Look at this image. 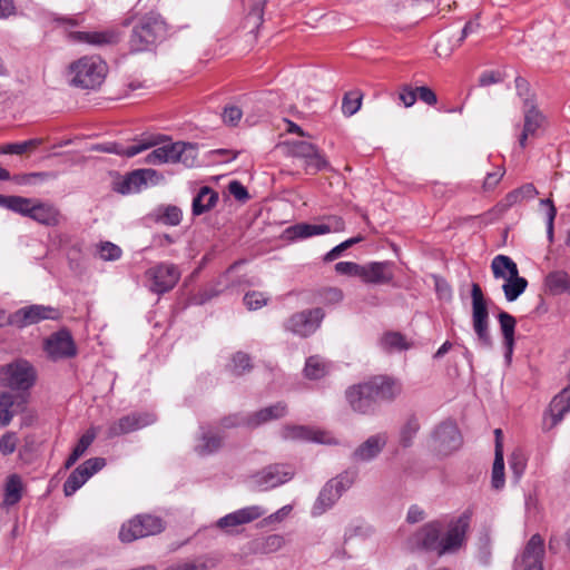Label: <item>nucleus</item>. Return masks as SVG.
Masks as SVG:
<instances>
[{
    "mask_svg": "<svg viewBox=\"0 0 570 570\" xmlns=\"http://www.w3.org/2000/svg\"><path fill=\"white\" fill-rule=\"evenodd\" d=\"M107 73L108 66L100 57L83 56L67 66L65 77L70 87L96 90L104 83Z\"/></svg>",
    "mask_w": 570,
    "mask_h": 570,
    "instance_id": "obj_1",
    "label": "nucleus"
},
{
    "mask_svg": "<svg viewBox=\"0 0 570 570\" xmlns=\"http://www.w3.org/2000/svg\"><path fill=\"white\" fill-rule=\"evenodd\" d=\"M197 148L195 145L184 141L165 144L149 153L145 163L149 165L180 163L186 167H193L197 160Z\"/></svg>",
    "mask_w": 570,
    "mask_h": 570,
    "instance_id": "obj_2",
    "label": "nucleus"
},
{
    "mask_svg": "<svg viewBox=\"0 0 570 570\" xmlns=\"http://www.w3.org/2000/svg\"><path fill=\"white\" fill-rule=\"evenodd\" d=\"M471 298L472 326L476 336V343L481 348L490 350L493 346V340L490 334L489 311L483 292L476 283L472 284Z\"/></svg>",
    "mask_w": 570,
    "mask_h": 570,
    "instance_id": "obj_3",
    "label": "nucleus"
},
{
    "mask_svg": "<svg viewBox=\"0 0 570 570\" xmlns=\"http://www.w3.org/2000/svg\"><path fill=\"white\" fill-rule=\"evenodd\" d=\"M19 214L45 226H57L61 219V214L53 204L28 197H23Z\"/></svg>",
    "mask_w": 570,
    "mask_h": 570,
    "instance_id": "obj_4",
    "label": "nucleus"
},
{
    "mask_svg": "<svg viewBox=\"0 0 570 570\" xmlns=\"http://www.w3.org/2000/svg\"><path fill=\"white\" fill-rule=\"evenodd\" d=\"M60 313L57 308L46 305H30L17 309L8 316V324L23 328L45 320H58Z\"/></svg>",
    "mask_w": 570,
    "mask_h": 570,
    "instance_id": "obj_5",
    "label": "nucleus"
},
{
    "mask_svg": "<svg viewBox=\"0 0 570 570\" xmlns=\"http://www.w3.org/2000/svg\"><path fill=\"white\" fill-rule=\"evenodd\" d=\"M0 380L12 390H28L35 383L36 373L29 362L20 360L3 367Z\"/></svg>",
    "mask_w": 570,
    "mask_h": 570,
    "instance_id": "obj_6",
    "label": "nucleus"
},
{
    "mask_svg": "<svg viewBox=\"0 0 570 570\" xmlns=\"http://www.w3.org/2000/svg\"><path fill=\"white\" fill-rule=\"evenodd\" d=\"M265 513L266 510L261 505L245 507L219 518L215 527L226 534H235L239 527L259 519Z\"/></svg>",
    "mask_w": 570,
    "mask_h": 570,
    "instance_id": "obj_7",
    "label": "nucleus"
},
{
    "mask_svg": "<svg viewBox=\"0 0 570 570\" xmlns=\"http://www.w3.org/2000/svg\"><path fill=\"white\" fill-rule=\"evenodd\" d=\"M352 484V480L348 475H341L336 479L328 481L321 490L312 509V514L318 517L325 511L331 509L334 503L341 498L344 491H346Z\"/></svg>",
    "mask_w": 570,
    "mask_h": 570,
    "instance_id": "obj_8",
    "label": "nucleus"
},
{
    "mask_svg": "<svg viewBox=\"0 0 570 570\" xmlns=\"http://www.w3.org/2000/svg\"><path fill=\"white\" fill-rule=\"evenodd\" d=\"M43 350L51 361H60L76 356L77 346L71 333L63 328L52 333L43 342Z\"/></svg>",
    "mask_w": 570,
    "mask_h": 570,
    "instance_id": "obj_9",
    "label": "nucleus"
},
{
    "mask_svg": "<svg viewBox=\"0 0 570 570\" xmlns=\"http://www.w3.org/2000/svg\"><path fill=\"white\" fill-rule=\"evenodd\" d=\"M294 470L286 464H272L252 476L253 485L259 491H267L288 482Z\"/></svg>",
    "mask_w": 570,
    "mask_h": 570,
    "instance_id": "obj_10",
    "label": "nucleus"
},
{
    "mask_svg": "<svg viewBox=\"0 0 570 570\" xmlns=\"http://www.w3.org/2000/svg\"><path fill=\"white\" fill-rule=\"evenodd\" d=\"M146 277L150 281L153 292L164 294L175 287L180 278V272L175 264L160 263L147 269Z\"/></svg>",
    "mask_w": 570,
    "mask_h": 570,
    "instance_id": "obj_11",
    "label": "nucleus"
},
{
    "mask_svg": "<svg viewBox=\"0 0 570 570\" xmlns=\"http://www.w3.org/2000/svg\"><path fill=\"white\" fill-rule=\"evenodd\" d=\"M345 396L351 409L360 414H372L379 405L370 381L350 386Z\"/></svg>",
    "mask_w": 570,
    "mask_h": 570,
    "instance_id": "obj_12",
    "label": "nucleus"
},
{
    "mask_svg": "<svg viewBox=\"0 0 570 570\" xmlns=\"http://www.w3.org/2000/svg\"><path fill=\"white\" fill-rule=\"evenodd\" d=\"M470 527V513L464 512L449 524L445 535L440 539L439 556L454 553L465 542V533Z\"/></svg>",
    "mask_w": 570,
    "mask_h": 570,
    "instance_id": "obj_13",
    "label": "nucleus"
},
{
    "mask_svg": "<svg viewBox=\"0 0 570 570\" xmlns=\"http://www.w3.org/2000/svg\"><path fill=\"white\" fill-rule=\"evenodd\" d=\"M281 438L285 441L315 442L321 444H337L331 432L306 425H285L282 428Z\"/></svg>",
    "mask_w": 570,
    "mask_h": 570,
    "instance_id": "obj_14",
    "label": "nucleus"
},
{
    "mask_svg": "<svg viewBox=\"0 0 570 570\" xmlns=\"http://www.w3.org/2000/svg\"><path fill=\"white\" fill-rule=\"evenodd\" d=\"M433 449L440 454L449 455L462 444V436L452 421L442 422L432 434Z\"/></svg>",
    "mask_w": 570,
    "mask_h": 570,
    "instance_id": "obj_15",
    "label": "nucleus"
},
{
    "mask_svg": "<svg viewBox=\"0 0 570 570\" xmlns=\"http://www.w3.org/2000/svg\"><path fill=\"white\" fill-rule=\"evenodd\" d=\"M324 318L322 308H313L298 312L292 315L285 324V328L302 337L309 336L318 327Z\"/></svg>",
    "mask_w": 570,
    "mask_h": 570,
    "instance_id": "obj_16",
    "label": "nucleus"
},
{
    "mask_svg": "<svg viewBox=\"0 0 570 570\" xmlns=\"http://www.w3.org/2000/svg\"><path fill=\"white\" fill-rule=\"evenodd\" d=\"M106 464L102 458H91L76 468L63 483L65 495L70 497L79 490L89 478L100 471Z\"/></svg>",
    "mask_w": 570,
    "mask_h": 570,
    "instance_id": "obj_17",
    "label": "nucleus"
},
{
    "mask_svg": "<svg viewBox=\"0 0 570 570\" xmlns=\"http://www.w3.org/2000/svg\"><path fill=\"white\" fill-rule=\"evenodd\" d=\"M156 417L150 413H130L111 422L107 429V438L114 439L135 432L154 423Z\"/></svg>",
    "mask_w": 570,
    "mask_h": 570,
    "instance_id": "obj_18",
    "label": "nucleus"
},
{
    "mask_svg": "<svg viewBox=\"0 0 570 570\" xmlns=\"http://www.w3.org/2000/svg\"><path fill=\"white\" fill-rule=\"evenodd\" d=\"M163 141V138L160 136H148L142 137L138 140L137 144L131 145L129 147H125L121 144L118 142H105V144H98L92 147L94 150L102 151L107 154H115L119 156L125 157H134L151 147L158 146Z\"/></svg>",
    "mask_w": 570,
    "mask_h": 570,
    "instance_id": "obj_19",
    "label": "nucleus"
},
{
    "mask_svg": "<svg viewBox=\"0 0 570 570\" xmlns=\"http://www.w3.org/2000/svg\"><path fill=\"white\" fill-rule=\"evenodd\" d=\"M441 529L442 525L438 521L424 524L412 538H410V549H424L439 552Z\"/></svg>",
    "mask_w": 570,
    "mask_h": 570,
    "instance_id": "obj_20",
    "label": "nucleus"
},
{
    "mask_svg": "<svg viewBox=\"0 0 570 570\" xmlns=\"http://www.w3.org/2000/svg\"><path fill=\"white\" fill-rule=\"evenodd\" d=\"M543 539L539 534H533L528 541L520 559L515 560V563L523 567L522 570H543Z\"/></svg>",
    "mask_w": 570,
    "mask_h": 570,
    "instance_id": "obj_21",
    "label": "nucleus"
},
{
    "mask_svg": "<svg viewBox=\"0 0 570 570\" xmlns=\"http://www.w3.org/2000/svg\"><path fill=\"white\" fill-rule=\"evenodd\" d=\"M147 522H149L147 523V528L141 530L139 527H132L131 520H129L127 523L122 524L119 531V539L122 542L129 543L148 535L158 534L164 530L163 520L158 517L147 515Z\"/></svg>",
    "mask_w": 570,
    "mask_h": 570,
    "instance_id": "obj_22",
    "label": "nucleus"
},
{
    "mask_svg": "<svg viewBox=\"0 0 570 570\" xmlns=\"http://www.w3.org/2000/svg\"><path fill=\"white\" fill-rule=\"evenodd\" d=\"M335 226L330 224H307L301 223L287 228V234L292 239H305L308 237L328 234L331 232L341 230L343 222L340 218H334Z\"/></svg>",
    "mask_w": 570,
    "mask_h": 570,
    "instance_id": "obj_23",
    "label": "nucleus"
},
{
    "mask_svg": "<svg viewBox=\"0 0 570 570\" xmlns=\"http://www.w3.org/2000/svg\"><path fill=\"white\" fill-rule=\"evenodd\" d=\"M570 411V386L564 387L556 395L549 406V414L543 419V429L550 430L556 426Z\"/></svg>",
    "mask_w": 570,
    "mask_h": 570,
    "instance_id": "obj_24",
    "label": "nucleus"
},
{
    "mask_svg": "<svg viewBox=\"0 0 570 570\" xmlns=\"http://www.w3.org/2000/svg\"><path fill=\"white\" fill-rule=\"evenodd\" d=\"M387 442L385 433H377L367 438L352 453L355 462H368L375 459L384 449Z\"/></svg>",
    "mask_w": 570,
    "mask_h": 570,
    "instance_id": "obj_25",
    "label": "nucleus"
},
{
    "mask_svg": "<svg viewBox=\"0 0 570 570\" xmlns=\"http://www.w3.org/2000/svg\"><path fill=\"white\" fill-rule=\"evenodd\" d=\"M377 403L392 402L402 393V384L389 376H374L368 380Z\"/></svg>",
    "mask_w": 570,
    "mask_h": 570,
    "instance_id": "obj_26",
    "label": "nucleus"
},
{
    "mask_svg": "<svg viewBox=\"0 0 570 570\" xmlns=\"http://www.w3.org/2000/svg\"><path fill=\"white\" fill-rule=\"evenodd\" d=\"M168 31L167 23L157 12L141 17L132 30V36H160Z\"/></svg>",
    "mask_w": 570,
    "mask_h": 570,
    "instance_id": "obj_27",
    "label": "nucleus"
},
{
    "mask_svg": "<svg viewBox=\"0 0 570 570\" xmlns=\"http://www.w3.org/2000/svg\"><path fill=\"white\" fill-rule=\"evenodd\" d=\"M360 278L365 283L385 284L392 281L393 273L387 262H374L362 265Z\"/></svg>",
    "mask_w": 570,
    "mask_h": 570,
    "instance_id": "obj_28",
    "label": "nucleus"
},
{
    "mask_svg": "<svg viewBox=\"0 0 570 570\" xmlns=\"http://www.w3.org/2000/svg\"><path fill=\"white\" fill-rule=\"evenodd\" d=\"M543 115L535 108V106L530 105L524 110L523 130L519 137V145L521 148L527 146V140L529 137H535L538 135V130L543 124Z\"/></svg>",
    "mask_w": 570,
    "mask_h": 570,
    "instance_id": "obj_29",
    "label": "nucleus"
},
{
    "mask_svg": "<svg viewBox=\"0 0 570 570\" xmlns=\"http://www.w3.org/2000/svg\"><path fill=\"white\" fill-rule=\"evenodd\" d=\"M160 175L155 169H138L132 171L124 180L120 191L122 194L138 191L148 181H157Z\"/></svg>",
    "mask_w": 570,
    "mask_h": 570,
    "instance_id": "obj_30",
    "label": "nucleus"
},
{
    "mask_svg": "<svg viewBox=\"0 0 570 570\" xmlns=\"http://www.w3.org/2000/svg\"><path fill=\"white\" fill-rule=\"evenodd\" d=\"M223 442L224 436L218 432L202 429V433L195 445V451L202 456L210 455L223 446Z\"/></svg>",
    "mask_w": 570,
    "mask_h": 570,
    "instance_id": "obj_31",
    "label": "nucleus"
},
{
    "mask_svg": "<svg viewBox=\"0 0 570 570\" xmlns=\"http://www.w3.org/2000/svg\"><path fill=\"white\" fill-rule=\"evenodd\" d=\"M218 202V193L208 186L202 187L193 199L191 212L199 216L213 209Z\"/></svg>",
    "mask_w": 570,
    "mask_h": 570,
    "instance_id": "obj_32",
    "label": "nucleus"
},
{
    "mask_svg": "<svg viewBox=\"0 0 570 570\" xmlns=\"http://www.w3.org/2000/svg\"><path fill=\"white\" fill-rule=\"evenodd\" d=\"M287 412V406L283 402H278L274 405L264 407L257 412H255L248 420L247 424L249 426H258L263 423H266L271 420H276L283 417Z\"/></svg>",
    "mask_w": 570,
    "mask_h": 570,
    "instance_id": "obj_33",
    "label": "nucleus"
},
{
    "mask_svg": "<svg viewBox=\"0 0 570 570\" xmlns=\"http://www.w3.org/2000/svg\"><path fill=\"white\" fill-rule=\"evenodd\" d=\"M500 328L503 336V344L505 347V357L511 358L514 345V330L517 321L507 312H500L498 315Z\"/></svg>",
    "mask_w": 570,
    "mask_h": 570,
    "instance_id": "obj_34",
    "label": "nucleus"
},
{
    "mask_svg": "<svg viewBox=\"0 0 570 570\" xmlns=\"http://www.w3.org/2000/svg\"><path fill=\"white\" fill-rule=\"evenodd\" d=\"M491 269L494 278L508 279L519 274L515 262L507 255H497L491 262Z\"/></svg>",
    "mask_w": 570,
    "mask_h": 570,
    "instance_id": "obj_35",
    "label": "nucleus"
},
{
    "mask_svg": "<svg viewBox=\"0 0 570 570\" xmlns=\"http://www.w3.org/2000/svg\"><path fill=\"white\" fill-rule=\"evenodd\" d=\"M544 285L549 293L558 295L569 291L570 287V274L566 271H553L550 272L544 279Z\"/></svg>",
    "mask_w": 570,
    "mask_h": 570,
    "instance_id": "obj_36",
    "label": "nucleus"
},
{
    "mask_svg": "<svg viewBox=\"0 0 570 570\" xmlns=\"http://www.w3.org/2000/svg\"><path fill=\"white\" fill-rule=\"evenodd\" d=\"M215 561L207 557L200 556L194 559H184L170 563L164 570H209L215 567Z\"/></svg>",
    "mask_w": 570,
    "mask_h": 570,
    "instance_id": "obj_37",
    "label": "nucleus"
},
{
    "mask_svg": "<svg viewBox=\"0 0 570 570\" xmlns=\"http://www.w3.org/2000/svg\"><path fill=\"white\" fill-rule=\"evenodd\" d=\"M22 493V481L21 478L17 474H11L8 476L6 487H4V495H3V504L6 507H11L17 504L21 499Z\"/></svg>",
    "mask_w": 570,
    "mask_h": 570,
    "instance_id": "obj_38",
    "label": "nucleus"
},
{
    "mask_svg": "<svg viewBox=\"0 0 570 570\" xmlns=\"http://www.w3.org/2000/svg\"><path fill=\"white\" fill-rule=\"evenodd\" d=\"M504 459H503V446L498 442L494 461L492 466L491 484L495 490H500L504 487Z\"/></svg>",
    "mask_w": 570,
    "mask_h": 570,
    "instance_id": "obj_39",
    "label": "nucleus"
},
{
    "mask_svg": "<svg viewBox=\"0 0 570 570\" xmlns=\"http://www.w3.org/2000/svg\"><path fill=\"white\" fill-rule=\"evenodd\" d=\"M183 218V210L175 205H163L156 209V220L168 226H177Z\"/></svg>",
    "mask_w": 570,
    "mask_h": 570,
    "instance_id": "obj_40",
    "label": "nucleus"
},
{
    "mask_svg": "<svg viewBox=\"0 0 570 570\" xmlns=\"http://www.w3.org/2000/svg\"><path fill=\"white\" fill-rule=\"evenodd\" d=\"M504 281L505 283L502 285V289L508 302H514L524 293L528 286V281L519 274Z\"/></svg>",
    "mask_w": 570,
    "mask_h": 570,
    "instance_id": "obj_41",
    "label": "nucleus"
},
{
    "mask_svg": "<svg viewBox=\"0 0 570 570\" xmlns=\"http://www.w3.org/2000/svg\"><path fill=\"white\" fill-rule=\"evenodd\" d=\"M380 346L385 352L402 351L409 347L405 337L399 332H387L380 338Z\"/></svg>",
    "mask_w": 570,
    "mask_h": 570,
    "instance_id": "obj_42",
    "label": "nucleus"
},
{
    "mask_svg": "<svg viewBox=\"0 0 570 570\" xmlns=\"http://www.w3.org/2000/svg\"><path fill=\"white\" fill-rule=\"evenodd\" d=\"M285 543L281 534H269L256 540L255 550L259 553L268 554L278 551Z\"/></svg>",
    "mask_w": 570,
    "mask_h": 570,
    "instance_id": "obj_43",
    "label": "nucleus"
},
{
    "mask_svg": "<svg viewBox=\"0 0 570 570\" xmlns=\"http://www.w3.org/2000/svg\"><path fill=\"white\" fill-rule=\"evenodd\" d=\"M363 94L360 90L346 92L342 101V111L345 116L351 117L356 114L362 105Z\"/></svg>",
    "mask_w": 570,
    "mask_h": 570,
    "instance_id": "obj_44",
    "label": "nucleus"
},
{
    "mask_svg": "<svg viewBox=\"0 0 570 570\" xmlns=\"http://www.w3.org/2000/svg\"><path fill=\"white\" fill-rule=\"evenodd\" d=\"M304 372L308 379L318 380L327 373L326 363L318 356H311L306 361Z\"/></svg>",
    "mask_w": 570,
    "mask_h": 570,
    "instance_id": "obj_45",
    "label": "nucleus"
},
{
    "mask_svg": "<svg viewBox=\"0 0 570 570\" xmlns=\"http://www.w3.org/2000/svg\"><path fill=\"white\" fill-rule=\"evenodd\" d=\"M420 430L419 420L414 416H411L403 424L400 432V442L404 448L412 445L413 439Z\"/></svg>",
    "mask_w": 570,
    "mask_h": 570,
    "instance_id": "obj_46",
    "label": "nucleus"
},
{
    "mask_svg": "<svg viewBox=\"0 0 570 570\" xmlns=\"http://www.w3.org/2000/svg\"><path fill=\"white\" fill-rule=\"evenodd\" d=\"M462 40L463 38H438L433 48L439 57L448 58L455 48L462 45Z\"/></svg>",
    "mask_w": 570,
    "mask_h": 570,
    "instance_id": "obj_47",
    "label": "nucleus"
},
{
    "mask_svg": "<svg viewBox=\"0 0 570 570\" xmlns=\"http://www.w3.org/2000/svg\"><path fill=\"white\" fill-rule=\"evenodd\" d=\"M266 0L253 4L250 11L246 16V24L250 27L248 33H257L258 27L263 23L264 6Z\"/></svg>",
    "mask_w": 570,
    "mask_h": 570,
    "instance_id": "obj_48",
    "label": "nucleus"
},
{
    "mask_svg": "<svg viewBox=\"0 0 570 570\" xmlns=\"http://www.w3.org/2000/svg\"><path fill=\"white\" fill-rule=\"evenodd\" d=\"M305 170L308 174H316L328 166V163L323 153L315 148V153H312L305 160Z\"/></svg>",
    "mask_w": 570,
    "mask_h": 570,
    "instance_id": "obj_49",
    "label": "nucleus"
},
{
    "mask_svg": "<svg viewBox=\"0 0 570 570\" xmlns=\"http://www.w3.org/2000/svg\"><path fill=\"white\" fill-rule=\"evenodd\" d=\"M12 405V396L8 393H0V428H4L11 422L13 417Z\"/></svg>",
    "mask_w": 570,
    "mask_h": 570,
    "instance_id": "obj_50",
    "label": "nucleus"
},
{
    "mask_svg": "<svg viewBox=\"0 0 570 570\" xmlns=\"http://www.w3.org/2000/svg\"><path fill=\"white\" fill-rule=\"evenodd\" d=\"M540 205L542 207H546V215H547V235L549 238V242L552 243L553 240V224L554 218L557 215V208L553 204V202L550 198L541 199Z\"/></svg>",
    "mask_w": 570,
    "mask_h": 570,
    "instance_id": "obj_51",
    "label": "nucleus"
},
{
    "mask_svg": "<svg viewBox=\"0 0 570 570\" xmlns=\"http://www.w3.org/2000/svg\"><path fill=\"white\" fill-rule=\"evenodd\" d=\"M268 296L262 292H248L244 296V304L250 311L262 308L268 302Z\"/></svg>",
    "mask_w": 570,
    "mask_h": 570,
    "instance_id": "obj_52",
    "label": "nucleus"
},
{
    "mask_svg": "<svg viewBox=\"0 0 570 570\" xmlns=\"http://www.w3.org/2000/svg\"><path fill=\"white\" fill-rule=\"evenodd\" d=\"M315 148L317 147L308 141L298 140L292 142L291 154L296 158H302L305 160L312 155V153H315Z\"/></svg>",
    "mask_w": 570,
    "mask_h": 570,
    "instance_id": "obj_53",
    "label": "nucleus"
},
{
    "mask_svg": "<svg viewBox=\"0 0 570 570\" xmlns=\"http://www.w3.org/2000/svg\"><path fill=\"white\" fill-rule=\"evenodd\" d=\"M121 254V248L114 243L104 242L99 245V256L104 261H117Z\"/></svg>",
    "mask_w": 570,
    "mask_h": 570,
    "instance_id": "obj_54",
    "label": "nucleus"
},
{
    "mask_svg": "<svg viewBox=\"0 0 570 570\" xmlns=\"http://www.w3.org/2000/svg\"><path fill=\"white\" fill-rule=\"evenodd\" d=\"M232 372L236 375H242L245 371L250 368V357L248 354L237 352L232 360Z\"/></svg>",
    "mask_w": 570,
    "mask_h": 570,
    "instance_id": "obj_55",
    "label": "nucleus"
},
{
    "mask_svg": "<svg viewBox=\"0 0 570 570\" xmlns=\"http://www.w3.org/2000/svg\"><path fill=\"white\" fill-rule=\"evenodd\" d=\"M18 444V436L14 432H7L0 439V452L3 455L12 454Z\"/></svg>",
    "mask_w": 570,
    "mask_h": 570,
    "instance_id": "obj_56",
    "label": "nucleus"
},
{
    "mask_svg": "<svg viewBox=\"0 0 570 570\" xmlns=\"http://www.w3.org/2000/svg\"><path fill=\"white\" fill-rule=\"evenodd\" d=\"M416 88H413L411 85H402L399 91V100L403 104L405 108L412 107L416 102Z\"/></svg>",
    "mask_w": 570,
    "mask_h": 570,
    "instance_id": "obj_57",
    "label": "nucleus"
},
{
    "mask_svg": "<svg viewBox=\"0 0 570 570\" xmlns=\"http://www.w3.org/2000/svg\"><path fill=\"white\" fill-rule=\"evenodd\" d=\"M96 430L89 429L87 430L81 438L79 439L78 443L73 448V451L79 455L82 456L85 452L88 450V448L92 444V442L96 439Z\"/></svg>",
    "mask_w": 570,
    "mask_h": 570,
    "instance_id": "obj_58",
    "label": "nucleus"
},
{
    "mask_svg": "<svg viewBox=\"0 0 570 570\" xmlns=\"http://www.w3.org/2000/svg\"><path fill=\"white\" fill-rule=\"evenodd\" d=\"M504 79V76L501 71L498 70H485L483 71L478 80V85L480 87H488L491 85L500 83Z\"/></svg>",
    "mask_w": 570,
    "mask_h": 570,
    "instance_id": "obj_59",
    "label": "nucleus"
},
{
    "mask_svg": "<svg viewBox=\"0 0 570 570\" xmlns=\"http://www.w3.org/2000/svg\"><path fill=\"white\" fill-rule=\"evenodd\" d=\"M320 296L325 304H338L342 302L344 294L338 287H325L320 292Z\"/></svg>",
    "mask_w": 570,
    "mask_h": 570,
    "instance_id": "obj_60",
    "label": "nucleus"
},
{
    "mask_svg": "<svg viewBox=\"0 0 570 570\" xmlns=\"http://www.w3.org/2000/svg\"><path fill=\"white\" fill-rule=\"evenodd\" d=\"M336 273L347 276H361L362 265L353 262H338L335 264Z\"/></svg>",
    "mask_w": 570,
    "mask_h": 570,
    "instance_id": "obj_61",
    "label": "nucleus"
},
{
    "mask_svg": "<svg viewBox=\"0 0 570 570\" xmlns=\"http://www.w3.org/2000/svg\"><path fill=\"white\" fill-rule=\"evenodd\" d=\"M243 111L237 106H226L224 108L222 118L226 125L236 126L242 119Z\"/></svg>",
    "mask_w": 570,
    "mask_h": 570,
    "instance_id": "obj_62",
    "label": "nucleus"
},
{
    "mask_svg": "<svg viewBox=\"0 0 570 570\" xmlns=\"http://www.w3.org/2000/svg\"><path fill=\"white\" fill-rule=\"evenodd\" d=\"M154 48V41L148 40V38H131L129 41V50L131 53L151 51Z\"/></svg>",
    "mask_w": 570,
    "mask_h": 570,
    "instance_id": "obj_63",
    "label": "nucleus"
},
{
    "mask_svg": "<svg viewBox=\"0 0 570 570\" xmlns=\"http://www.w3.org/2000/svg\"><path fill=\"white\" fill-rule=\"evenodd\" d=\"M416 96L429 106H435L438 104L436 94L426 86L416 87Z\"/></svg>",
    "mask_w": 570,
    "mask_h": 570,
    "instance_id": "obj_64",
    "label": "nucleus"
}]
</instances>
